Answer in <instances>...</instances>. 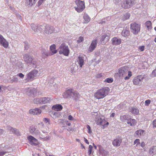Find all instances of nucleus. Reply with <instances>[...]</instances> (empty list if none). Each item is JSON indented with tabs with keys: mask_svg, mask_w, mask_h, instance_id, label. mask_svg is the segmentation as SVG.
Instances as JSON below:
<instances>
[{
	"mask_svg": "<svg viewBox=\"0 0 156 156\" xmlns=\"http://www.w3.org/2000/svg\"><path fill=\"white\" fill-rule=\"evenodd\" d=\"M129 68L124 66L121 68L119 70V77L121 78L124 77L125 80L129 79L132 75V72L128 70Z\"/></svg>",
	"mask_w": 156,
	"mask_h": 156,
	"instance_id": "f257e3e1",
	"label": "nucleus"
},
{
	"mask_svg": "<svg viewBox=\"0 0 156 156\" xmlns=\"http://www.w3.org/2000/svg\"><path fill=\"white\" fill-rule=\"evenodd\" d=\"M110 89L108 87L100 89L94 94V96L98 99L103 98L105 97L109 91Z\"/></svg>",
	"mask_w": 156,
	"mask_h": 156,
	"instance_id": "f03ea898",
	"label": "nucleus"
},
{
	"mask_svg": "<svg viewBox=\"0 0 156 156\" xmlns=\"http://www.w3.org/2000/svg\"><path fill=\"white\" fill-rule=\"evenodd\" d=\"M59 54H63L65 56H67L69 53V49L67 45L64 43L62 44L58 49Z\"/></svg>",
	"mask_w": 156,
	"mask_h": 156,
	"instance_id": "7ed1b4c3",
	"label": "nucleus"
},
{
	"mask_svg": "<svg viewBox=\"0 0 156 156\" xmlns=\"http://www.w3.org/2000/svg\"><path fill=\"white\" fill-rule=\"evenodd\" d=\"M140 25L135 22L132 23L130 25L131 31L135 35L138 34L140 32Z\"/></svg>",
	"mask_w": 156,
	"mask_h": 156,
	"instance_id": "20e7f679",
	"label": "nucleus"
},
{
	"mask_svg": "<svg viewBox=\"0 0 156 156\" xmlns=\"http://www.w3.org/2000/svg\"><path fill=\"white\" fill-rule=\"evenodd\" d=\"M75 2L77 6H75V9L78 12H82L85 8L84 2L80 0H76Z\"/></svg>",
	"mask_w": 156,
	"mask_h": 156,
	"instance_id": "39448f33",
	"label": "nucleus"
},
{
	"mask_svg": "<svg viewBox=\"0 0 156 156\" xmlns=\"http://www.w3.org/2000/svg\"><path fill=\"white\" fill-rule=\"evenodd\" d=\"M24 60L26 63L32 64L35 65L36 62L34 60L33 57L30 55L29 54H26L24 55L23 57Z\"/></svg>",
	"mask_w": 156,
	"mask_h": 156,
	"instance_id": "423d86ee",
	"label": "nucleus"
},
{
	"mask_svg": "<svg viewBox=\"0 0 156 156\" xmlns=\"http://www.w3.org/2000/svg\"><path fill=\"white\" fill-rule=\"evenodd\" d=\"M95 120L98 125H102L105 127H106V125H108L109 124V123L106 122L103 117H102L99 116H96Z\"/></svg>",
	"mask_w": 156,
	"mask_h": 156,
	"instance_id": "0eeeda50",
	"label": "nucleus"
},
{
	"mask_svg": "<svg viewBox=\"0 0 156 156\" xmlns=\"http://www.w3.org/2000/svg\"><path fill=\"white\" fill-rule=\"evenodd\" d=\"M0 156H3L6 153L11 152L12 151V148H9L8 146H5L4 144H2L0 145Z\"/></svg>",
	"mask_w": 156,
	"mask_h": 156,
	"instance_id": "6e6552de",
	"label": "nucleus"
},
{
	"mask_svg": "<svg viewBox=\"0 0 156 156\" xmlns=\"http://www.w3.org/2000/svg\"><path fill=\"white\" fill-rule=\"evenodd\" d=\"M42 26H43V27L42 28L43 29H44V32L47 34L56 33L54 30V27L52 26H50L48 24H44L42 25Z\"/></svg>",
	"mask_w": 156,
	"mask_h": 156,
	"instance_id": "1a4fd4ad",
	"label": "nucleus"
},
{
	"mask_svg": "<svg viewBox=\"0 0 156 156\" xmlns=\"http://www.w3.org/2000/svg\"><path fill=\"white\" fill-rule=\"evenodd\" d=\"M135 0H124L122 5V8L127 9L131 7L134 4Z\"/></svg>",
	"mask_w": 156,
	"mask_h": 156,
	"instance_id": "9d476101",
	"label": "nucleus"
},
{
	"mask_svg": "<svg viewBox=\"0 0 156 156\" xmlns=\"http://www.w3.org/2000/svg\"><path fill=\"white\" fill-rule=\"evenodd\" d=\"M37 24H31L30 26L32 30L36 33L41 32L43 30V26Z\"/></svg>",
	"mask_w": 156,
	"mask_h": 156,
	"instance_id": "9b49d317",
	"label": "nucleus"
},
{
	"mask_svg": "<svg viewBox=\"0 0 156 156\" xmlns=\"http://www.w3.org/2000/svg\"><path fill=\"white\" fill-rule=\"evenodd\" d=\"M38 73V70H34L30 72L26 75L27 81H30L32 80L36 76Z\"/></svg>",
	"mask_w": 156,
	"mask_h": 156,
	"instance_id": "f8f14e48",
	"label": "nucleus"
},
{
	"mask_svg": "<svg viewBox=\"0 0 156 156\" xmlns=\"http://www.w3.org/2000/svg\"><path fill=\"white\" fill-rule=\"evenodd\" d=\"M144 78V77L142 75L137 76L133 79V83L136 85L141 84V81Z\"/></svg>",
	"mask_w": 156,
	"mask_h": 156,
	"instance_id": "ddd939ff",
	"label": "nucleus"
},
{
	"mask_svg": "<svg viewBox=\"0 0 156 156\" xmlns=\"http://www.w3.org/2000/svg\"><path fill=\"white\" fill-rule=\"evenodd\" d=\"M73 90L69 89L67 90L63 94V96L65 98H72Z\"/></svg>",
	"mask_w": 156,
	"mask_h": 156,
	"instance_id": "4468645a",
	"label": "nucleus"
},
{
	"mask_svg": "<svg viewBox=\"0 0 156 156\" xmlns=\"http://www.w3.org/2000/svg\"><path fill=\"white\" fill-rule=\"evenodd\" d=\"M27 139L29 140V143L32 145L36 146L37 145V139L31 136L27 137Z\"/></svg>",
	"mask_w": 156,
	"mask_h": 156,
	"instance_id": "2eb2a0df",
	"label": "nucleus"
},
{
	"mask_svg": "<svg viewBox=\"0 0 156 156\" xmlns=\"http://www.w3.org/2000/svg\"><path fill=\"white\" fill-rule=\"evenodd\" d=\"M112 44L113 45H118L120 44L122 40L119 38L113 37L111 40Z\"/></svg>",
	"mask_w": 156,
	"mask_h": 156,
	"instance_id": "dca6fc26",
	"label": "nucleus"
},
{
	"mask_svg": "<svg viewBox=\"0 0 156 156\" xmlns=\"http://www.w3.org/2000/svg\"><path fill=\"white\" fill-rule=\"evenodd\" d=\"M41 112V109L38 108L31 109L29 111V113L30 114L34 115H40Z\"/></svg>",
	"mask_w": 156,
	"mask_h": 156,
	"instance_id": "f3484780",
	"label": "nucleus"
},
{
	"mask_svg": "<svg viewBox=\"0 0 156 156\" xmlns=\"http://www.w3.org/2000/svg\"><path fill=\"white\" fill-rule=\"evenodd\" d=\"M0 44L5 48H7L9 45L8 42L1 34H0Z\"/></svg>",
	"mask_w": 156,
	"mask_h": 156,
	"instance_id": "a211bd4d",
	"label": "nucleus"
},
{
	"mask_svg": "<svg viewBox=\"0 0 156 156\" xmlns=\"http://www.w3.org/2000/svg\"><path fill=\"white\" fill-rule=\"evenodd\" d=\"M98 41L97 40L95 39L93 41L89 47V50L90 52H92L96 48Z\"/></svg>",
	"mask_w": 156,
	"mask_h": 156,
	"instance_id": "6ab92c4d",
	"label": "nucleus"
},
{
	"mask_svg": "<svg viewBox=\"0 0 156 156\" xmlns=\"http://www.w3.org/2000/svg\"><path fill=\"white\" fill-rule=\"evenodd\" d=\"M122 141V139L119 138L114 139L112 142L113 145L115 147H119L120 146Z\"/></svg>",
	"mask_w": 156,
	"mask_h": 156,
	"instance_id": "aec40b11",
	"label": "nucleus"
},
{
	"mask_svg": "<svg viewBox=\"0 0 156 156\" xmlns=\"http://www.w3.org/2000/svg\"><path fill=\"white\" fill-rule=\"evenodd\" d=\"M36 91L35 89L32 88H27L25 89L26 94L29 96L35 95L34 93Z\"/></svg>",
	"mask_w": 156,
	"mask_h": 156,
	"instance_id": "412c9836",
	"label": "nucleus"
},
{
	"mask_svg": "<svg viewBox=\"0 0 156 156\" xmlns=\"http://www.w3.org/2000/svg\"><path fill=\"white\" fill-rule=\"evenodd\" d=\"M30 132L31 133L38 134L39 132L38 129H37V126H31L30 128Z\"/></svg>",
	"mask_w": 156,
	"mask_h": 156,
	"instance_id": "4be33fe9",
	"label": "nucleus"
},
{
	"mask_svg": "<svg viewBox=\"0 0 156 156\" xmlns=\"http://www.w3.org/2000/svg\"><path fill=\"white\" fill-rule=\"evenodd\" d=\"M40 100H41V104H42L50 103L51 99L48 97H44L41 98Z\"/></svg>",
	"mask_w": 156,
	"mask_h": 156,
	"instance_id": "5701e85b",
	"label": "nucleus"
},
{
	"mask_svg": "<svg viewBox=\"0 0 156 156\" xmlns=\"http://www.w3.org/2000/svg\"><path fill=\"white\" fill-rule=\"evenodd\" d=\"M6 129L10 131L16 135H18L19 134V130L13 128L11 126H8L6 127Z\"/></svg>",
	"mask_w": 156,
	"mask_h": 156,
	"instance_id": "b1692460",
	"label": "nucleus"
},
{
	"mask_svg": "<svg viewBox=\"0 0 156 156\" xmlns=\"http://www.w3.org/2000/svg\"><path fill=\"white\" fill-rule=\"evenodd\" d=\"M80 97V95L76 91H74L73 90V95L72 98H73L75 100H78Z\"/></svg>",
	"mask_w": 156,
	"mask_h": 156,
	"instance_id": "393cba45",
	"label": "nucleus"
},
{
	"mask_svg": "<svg viewBox=\"0 0 156 156\" xmlns=\"http://www.w3.org/2000/svg\"><path fill=\"white\" fill-rule=\"evenodd\" d=\"M127 123L129 126H133L136 125V121L135 119H132L131 118H130L128 119Z\"/></svg>",
	"mask_w": 156,
	"mask_h": 156,
	"instance_id": "a878e982",
	"label": "nucleus"
},
{
	"mask_svg": "<svg viewBox=\"0 0 156 156\" xmlns=\"http://www.w3.org/2000/svg\"><path fill=\"white\" fill-rule=\"evenodd\" d=\"M144 132V130L142 129L137 130L135 132L134 136L136 137H140V136L143 135Z\"/></svg>",
	"mask_w": 156,
	"mask_h": 156,
	"instance_id": "bb28decb",
	"label": "nucleus"
},
{
	"mask_svg": "<svg viewBox=\"0 0 156 156\" xmlns=\"http://www.w3.org/2000/svg\"><path fill=\"white\" fill-rule=\"evenodd\" d=\"M52 109L57 111H60L62 109V106L60 104H56L52 107Z\"/></svg>",
	"mask_w": 156,
	"mask_h": 156,
	"instance_id": "cd10ccee",
	"label": "nucleus"
},
{
	"mask_svg": "<svg viewBox=\"0 0 156 156\" xmlns=\"http://www.w3.org/2000/svg\"><path fill=\"white\" fill-rule=\"evenodd\" d=\"M36 0H26L25 5L26 6H31L36 3Z\"/></svg>",
	"mask_w": 156,
	"mask_h": 156,
	"instance_id": "c85d7f7f",
	"label": "nucleus"
},
{
	"mask_svg": "<svg viewBox=\"0 0 156 156\" xmlns=\"http://www.w3.org/2000/svg\"><path fill=\"white\" fill-rule=\"evenodd\" d=\"M129 30L126 29H124L121 32V35L124 37L128 36L129 35Z\"/></svg>",
	"mask_w": 156,
	"mask_h": 156,
	"instance_id": "c756f323",
	"label": "nucleus"
},
{
	"mask_svg": "<svg viewBox=\"0 0 156 156\" xmlns=\"http://www.w3.org/2000/svg\"><path fill=\"white\" fill-rule=\"evenodd\" d=\"M149 154L153 155L156 154V146H153L151 147L149 151Z\"/></svg>",
	"mask_w": 156,
	"mask_h": 156,
	"instance_id": "7c9ffc66",
	"label": "nucleus"
},
{
	"mask_svg": "<svg viewBox=\"0 0 156 156\" xmlns=\"http://www.w3.org/2000/svg\"><path fill=\"white\" fill-rule=\"evenodd\" d=\"M50 50L51 51V55H53L54 54L56 53L57 52V50H56L55 45L54 44L50 46Z\"/></svg>",
	"mask_w": 156,
	"mask_h": 156,
	"instance_id": "2f4dec72",
	"label": "nucleus"
},
{
	"mask_svg": "<svg viewBox=\"0 0 156 156\" xmlns=\"http://www.w3.org/2000/svg\"><path fill=\"white\" fill-rule=\"evenodd\" d=\"M145 25L147 27V29L148 30H150L152 28V23L150 21H146L145 23Z\"/></svg>",
	"mask_w": 156,
	"mask_h": 156,
	"instance_id": "473e14b6",
	"label": "nucleus"
},
{
	"mask_svg": "<svg viewBox=\"0 0 156 156\" xmlns=\"http://www.w3.org/2000/svg\"><path fill=\"white\" fill-rule=\"evenodd\" d=\"M84 62L83 58L82 57L79 56L78 59V62L80 67L81 68L83 65Z\"/></svg>",
	"mask_w": 156,
	"mask_h": 156,
	"instance_id": "72a5a7b5",
	"label": "nucleus"
},
{
	"mask_svg": "<svg viewBox=\"0 0 156 156\" xmlns=\"http://www.w3.org/2000/svg\"><path fill=\"white\" fill-rule=\"evenodd\" d=\"M130 111L135 115H137L139 113V109L136 108L131 107L130 109Z\"/></svg>",
	"mask_w": 156,
	"mask_h": 156,
	"instance_id": "f704fd0d",
	"label": "nucleus"
},
{
	"mask_svg": "<svg viewBox=\"0 0 156 156\" xmlns=\"http://www.w3.org/2000/svg\"><path fill=\"white\" fill-rule=\"evenodd\" d=\"M42 54L44 57L51 55V52L46 50H43L42 51Z\"/></svg>",
	"mask_w": 156,
	"mask_h": 156,
	"instance_id": "c9c22d12",
	"label": "nucleus"
},
{
	"mask_svg": "<svg viewBox=\"0 0 156 156\" xmlns=\"http://www.w3.org/2000/svg\"><path fill=\"white\" fill-rule=\"evenodd\" d=\"M109 39V37L108 36L107 34H104L102 35L101 41V42H102L104 41H105L106 42H107L108 41Z\"/></svg>",
	"mask_w": 156,
	"mask_h": 156,
	"instance_id": "e433bc0d",
	"label": "nucleus"
},
{
	"mask_svg": "<svg viewBox=\"0 0 156 156\" xmlns=\"http://www.w3.org/2000/svg\"><path fill=\"white\" fill-rule=\"evenodd\" d=\"M83 19L85 20V23H88L90 20V18L87 14H84L83 16Z\"/></svg>",
	"mask_w": 156,
	"mask_h": 156,
	"instance_id": "4c0bfd02",
	"label": "nucleus"
},
{
	"mask_svg": "<svg viewBox=\"0 0 156 156\" xmlns=\"http://www.w3.org/2000/svg\"><path fill=\"white\" fill-rule=\"evenodd\" d=\"M120 119L121 121L124 122L126 120H127L128 119V116L126 115H124L120 116Z\"/></svg>",
	"mask_w": 156,
	"mask_h": 156,
	"instance_id": "58836bf2",
	"label": "nucleus"
},
{
	"mask_svg": "<svg viewBox=\"0 0 156 156\" xmlns=\"http://www.w3.org/2000/svg\"><path fill=\"white\" fill-rule=\"evenodd\" d=\"M41 98H36L34 99L33 101V102L34 104H41Z\"/></svg>",
	"mask_w": 156,
	"mask_h": 156,
	"instance_id": "ea45409f",
	"label": "nucleus"
},
{
	"mask_svg": "<svg viewBox=\"0 0 156 156\" xmlns=\"http://www.w3.org/2000/svg\"><path fill=\"white\" fill-rule=\"evenodd\" d=\"M130 14L129 13H126L124 16L123 20H126L128 19L129 17H130Z\"/></svg>",
	"mask_w": 156,
	"mask_h": 156,
	"instance_id": "a19ab883",
	"label": "nucleus"
},
{
	"mask_svg": "<svg viewBox=\"0 0 156 156\" xmlns=\"http://www.w3.org/2000/svg\"><path fill=\"white\" fill-rule=\"evenodd\" d=\"M113 81V79L112 78H107L104 81V82L108 83H111Z\"/></svg>",
	"mask_w": 156,
	"mask_h": 156,
	"instance_id": "79ce46f5",
	"label": "nucleus"
},
{
	"mask_svg": "<svg viewBox=\"0 0 156 156\" xmlns=\"http://www.w3.org/2000/svg\"><path fill=\"white\" fill-rule=\"evenodd\" d=\"M93 148V147L91 145H90L89 146L88 148V154L89 155H90L91 154L92 152V149Z\"/></svg>",
	"mask_w": 156,
	"mask_h": 156,
	"instance_id": "37998d69",
	"label": "nucleus"
},
{
	"mask_svg": "<svg viewBox=\"0 0 156 156\" xmlns=\"http://www.w3.org/2000/svg\"><path fill=\"white\" fill-rule=\"evenodd\" d=\"M151 76L152 77H154L156 76V68L155 69L152 71L151 75Z\"/></svg>",
	"mask_w": 156,
	"mask_h": 156,
	"instance_id": "c03bdc74",
	"label": "nucleus"
},
{
	"mask_svg": "<svg viewBox=\"0 0 156 156\" xmlns=\"http://www.w3.org/2000/svg\"><path fill=\"white\" fill-rule=\"evenodd\" d=\"M16 66L20 68H23V64L22 62H18L16 64Z\"/></svg>",
	"mask_w": 156,
	"mask_h": 156,
	"instance_id": "a18cd8bd",
	"label": "nucleus"
},
{
	"mask_svg": "<svg viewBox=\"0 0 156 156\" xmlns=\"http://www.w3.org/2000/svg\"><path fill=\"white\" fill-rule=\"evenodd\" d=\"M18 81V78L16 76H13L11 80V81L13 82H17Z\"/></svg>",
	"mask_w": 156,
	"mask_h": 156,
	"instance_id": "49530a36",
	"label": "nucleus"
},
{
	"mask_svg": "<svg viewBox=\"0 0 156 156\" xmlns=\"http://www.w3.org/2000/svg\"><path fill=\"white\" fill-rule=\"evenodd\" d=\"M83 37H79V39L77 40V42L80 43L83 41Z\"/></svg>",
	"mask_w": 156,
	"mask_h": 156,
	"instance_id": "de8ad7c7",
	"label": "nucleus"
},
{
	"mask_svg": "<svg viewBox=\"0 0 156 156\" xmlns=\"http://www.w3.org/2000/svg\"><path fill=\"white\" fill-rule=\"evenodd\" d=\"M43 121L46 123H48L49 124H50L49 119H48L45 118H44Z\"/></svg>",
	"mask_w": 156,
	"mask_h": 156,
	"instance_id": "09e8293b",
	"label": "nucleus"
},
{
	"mask_svg": "<svg viewBox=\"0 0 156 156\" xmlns=\"http://www.w3.org/2000/svg\"><path fill=\"white\" fill-rule=\"evenodd\" d=\"M153 128L154 129H156V119L154 120L152 122Z\"/></svg>",
	"mask_w": 156,
	"mask_h": 156,
	"instance_id": "8fccbe9b",
	"label": "nucleus"
},
{
	"mask_svg": "<svg viewBox=\"0 0 156 156\" xmlns=\"http://www.w3.org/2000/svg\"><path fill=\"white\" fill-rule=\"evenodd\" d=\"M150 103L151 101L150 100H147L145 101L144 104L146 106H148Z\"/></svg>",
	"mask_w": 156,
	"mask_h": 156,
	"instance_id": "3c124183",
	"label": "nucleus"
},
{
	"mask_svg": "<svg viewBox=\"0 0 156 156\" xmlns=\"http://www.w3.org/2000/svg\"><path fill=\"white\" fill-rule=\"evenodd\" d=\"M138 49L140 51H143L144 50V46H139L138 47Z\"/></svg>",
	"mask_w": 156,
	"mask_h": 156,
	"instance_id": "603ef678",
	"label": "nucleus"
},
{
	"mask_svg": "<svg viewBox=\"0 0 156 156\" xmlns=\"http://www.w3.org/2000/svg\"><path fill=\"white\" fill-rule=\"evenodd\" d=\"M17 76H19L20 78L23 79V78L24 76V75L21 73H18L17 74Z\"/></svg>",
	"mask_w": 156,
	"mask_h": 156,
	"instance_id": "864d4df0",
	"label": "nucleus"
},
{
	"mask_svg": "<svg viewBox=\"0 0 156 156\" xmlns=\"http://www.w3.org/2000/svg\"><path fill=\"white\" fill-rule=\"evenodd\" d=\"M103 76V74L101 73H99L97 74L96 76V77L97 78H100Z\"/></svg>",
	"mask_w": 156,
	"mask_h": 156,
	"instance_id": "5fc2aeb1",
	"label": "nucleus"
},
{
	"mask_svg": "<svg viewBox=\"0 0 156 156\" xmlns=\"http://www.w3.org/2000/svg\"><path fill=\"white\" fill-rule=\"evenodd\" d=\"M87 128L88 129V132L89 133H90L91 132V128L90 126L88 125H87Z\"/></svg>",
	"mask_w": 156,
	"mask_h": 156,
	"instance_id": "6e6d98bb",
	"label": "nucleus"
},
{
	"mask_svg": "<svg viewBox=\"0 0 156 156\" xmlns=\"http://www.w3.org/2000/svg\"><path fill=\"white\" fill-rule=\"evenodd\" d=\"M140 140L139 139H136L134 142V144H140Z\"/></svg>",
	"mask_w": 156,
	"mask_h": 156,
	"instance_id": "4d7b16f0",
	"label": "nucleus"
},
{
	"mask_svg": "<svg viewBox=\"0 0 156 156\" xmlns=\"http://www.w3.org/2000/svg\"><path fill=\"white\" fill-rule=\"evenodd\" d=\"M45 0H39L38 2V5L39 6Z\"/></svg>",
	"mask_w": 156,
	"mask_h": 156,
	"instance_id": "13d9d810",
	"label": "nucleus"
},
{
	"mask_svg": "<svg viewBox=\"0 0 156 156\" xmlns=\"http://www.w3.org/2000/svg\"><path fill=\"white\" fill-rule=\"evenodd\" d=\"M29 48L28 44L27 43H25L24 48L25 50H27Z\"/></svg>",
	"mask_w": 156,
	"mask_h": 156,
	"instance_id": "bf43d9fd",
	"label": "nucleus"
},
{
	"mask_svg": "<svg viewBox=\"0 0 156 156\" xmlns=\"http://www.w3.org/2000/svg\"><path fill=\"white\" fill-rule=\"evenodd\" d=\"M106 21H107V19H102V20L101 21L100 23L101 24H103V23H105Z\"/></svg>",
	"mask_w": 156,
	"mask_h": 156,
	"instance_id": "052dcab7",
	"label": "nucleus"
},
{
	"mask_svg": "<svg viewBox=\"0 0 156 156\" xmlns=\"http://www.w3.org/2000/svg\"><path fill=\"white\" fill-rule=\"evenodd\" d=\"M92 115H94L95 116V117L96 116H98V113L97 112H92Z\"/></svg>",
	"mask_w": 156,
	"mask_h": 156,
	"instance_id": "680f3d73",
	"label": "nucleus"
},
{
	"mask_svg": "<svg viewBox=\"0 0 156 156\" xmlns=\"http://www.w3.org/2000/svg\"><path fill=\"white\" fill-rule=\"evenodd\" d=\"M145 145V143L144 142H142L141 144V146L143 148L144 147Z\"/></svg>",
	"mask_w": 156,
	"mask_h": 156,
	"instance_id": "e2e57ef3",
	"label": "nucleus"
},
{
	"mask_svg": "<svg viewBox=\"0 0 156 156\" xmlns=\"http://www.w3.org/2000/svg\"><path fill=\"white\" fill-rule=\"evenodd\" d=\"M68 119L69 120H72L73 119V118L71 115H69L68 117Z\"/></svg>",
	"mask_w": 156,
	"mask_h": 156,
	"instance_id": "0e129e2a",
	"label": "nucleus"
},
{
	"mask_svg": "<svg viewBox=\"0 0 156 156\" xmlns=\"http://www.w3.org/2000/svg\"><path fill=\"white\" fill-rule=\"evenodd\" d=\"M84 141L87 144H89V142L88 141V140L85 137L84 138Z\"/></svg>",
	"mask_w": 156,
	"mask_h": 156,
	"instance_id": "69168bd1",
	"label": "nucleus"
},
{
	"mask_svg": "<svg viewBox=\"0 0 156 156\" xmlns=\"http://www.w3.org/2000/svg\"><path fill=\"white\" fill-rule=\"evenodd\" d=\"M66 124L68 126H70L71 125V123L70 122H69L68 121H67L66 122Z\"/></svg>",
	"mask_w": 156,
	"mask_h": 156,
	"instance_id": "338daca9",
	"label": "nucleus"
},
{
	"mask_svg": "<svg viewBox=\"0 0 156 156\" xmlns=\"http://www.w3.org/2000/svg\"><path fill=\"white\" fill-rule=\"evenodd\" d=\"M115 115V113H111V114L110 115V117H113Z\"/></svg>",
	"mask_w": 156,
	"mask_h": 156,
	"instance_id": "774afa93",
	"label": "nucleus"
}]
</instances>
